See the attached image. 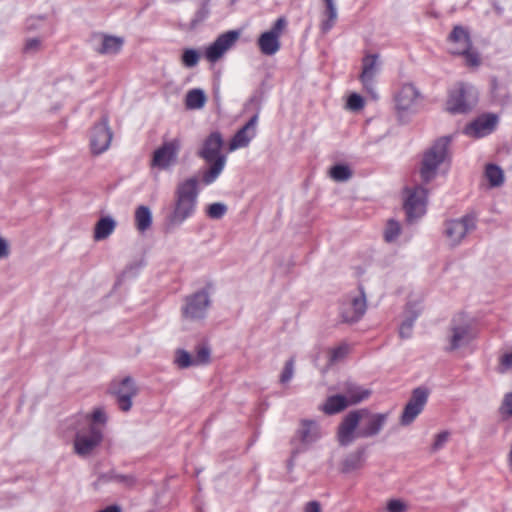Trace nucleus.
<instances>
[{
	"label": "nucleus",
	"mask_w": 512,
	"mask_h": 512,
	"mask_svg": "<svg viewBox=\"0 0 512 512\" xmlns=\"http://www.w3.org/2000/svg\"><path fill=\"white\" fill-rule=\"evenodd\" d=\"M387 419L388 413H372L365 408L350 411L338 426L337 440L345 447L356 438L373 437L382 430Z\"/></svg>",
	"instance_id": "nucleus-1"
},
{
	"label": "nucleus",
	"mask_w": 512,
	"mask_h": 512,
	"mask_svg": "<svg viewBox=\"0 0 512 512\" xmlns=\"http://www.w3.org/2000/svg\"><path fill=\"white\" fill-rule=\"evenodd\" d=\"M197 184V179L192 177L178 185L175 207L169 218L171 224L179 225L194 214L198 197Z\"/></svg>",
	"instance_id": "nucleus-2"
},
{
	"label": "nucleus",
	"mask_w": 512,
	"mask_h": 512,
	"mask_svg": "<svg viewBox=\"0 0 512 512\" xmlns=\"http://www.w3.org/2000/svg\"><path fill=\"white\" fill-rule=\"evenodd\" d=\"M451 138L444 136L437 139L423 155L420 166V177L424 184H428L437 175L438 167L449 160V144Z\"/></svg>",
	"instance_id": "nucleus-3"
},
{
	"label": "nucleus",
	"mask_w": 512,
	"mask_h": 512,
	"mask_svg": "<svg viewBox=\"0 0 512 512\" xmlns=\"http://www.w3.org/2000/svg\"><path fill=\"white\" fill-rule=\"evenodd\" d=\"M477 102V93L471 86L459 84L449 95L447 111L453 114L467 113Z\"/></svg>",
	"instance_id": "nucleus-4"
},
{
	"label": "nucleus",
	"mask_w": 512,
	"mask_h": 512,
	"mask_svg": "<svg viewBox=\"0 0 512 512\" xmlns=\"http://www.w3.org/2000/svg\"><path fill=\"white\" fill-rule=\"evenodd\" d=\"M240 38V32L230 30L220 34L216 40L205 47L204 58L211 64L217 63L236 44Z\"/></svg>",
	"instance_id": "nucleus-5"
},
{
	"label": "nucleus",
	"mask_w": 512,
	"mask_h": 512,
	"mask_svg": "<svg viewBox=\"0 0 512 512\" xmlns=\"http://www.w3.org/2000/svg\"><path fill=\"white\" fill-rule=\"evenodd\" d=\"M287 26L284 17H279L270 30L263 32L258 40L257 45L262 54L272 56L281 48L280 38Z\"/></svg>",
	"instance_id": "nucleus-6"
},
{
	"label": "nucleus",
	"mask_w": 512,
	"mask_h": 512,
	"mask_svg": "<svg viewBox=\"0 0 512 512\" xmlns=\"http://www.w3.org/2000/svg\"><path fill=\"white\" fill-rule=\"evenodd\" d=\"M366 309V296L363 289H360L359 295L349 296L341 302L339 308L341 321L346 324H354L364 316Z\"/></svg>",
	"instance_id": "nucleus-7"
},
{
	"label": "nucleus",
	"mask_w": 512,
	"mask_h": 512,
	"mask_svg": "<svg viewBox=\"0 0 512 512\" xmlns=\"http://www.w3.org/2000/svg\"><path fill=\"white\" fill-rule=\"evenodd\" d=\"M444 235L450 246L455 247L476 228L475 218L472 215H465L462 218L445 222Z\"/></svg>",
	"instance_id": "nucleus-8"
},
{
	"label": "nucleus",
	"mask_w": 512,
	"mask_h": 512,
	"mask_svg": "<svg viewBox=\"0 0 512 512\" xmlns=\"http://www.w3.org/2000/svg\"><path fill=\"white\" fill-rule=\"evenodd\" d=\"M181 149V140L178 138L164 142L152 155L151 167L166 170L177 162Z\"/></svg>",
	"instance_id": "nucleus-9"
},
{
	"label": "nucleus",
	"mask_w": 512,
	"mask_h": 512,
	"mask_svg": "<svg viewBox=\"0 0 512 512\" xmlns=\"http://www.w3.org/2000/svg\"><path fill=\"white\" fill-rule=\"evenodd\" d=\"M447 352L455 351L468 345L473 339L474 334L471 325L461 318H454L449 327Z\"/></svg>",
	"instance_id": "nucleus-10"
},
{
	"label": "nucleus",
	"mask_w": 512,
	"mask_h": 512,
	"mask_svg": "<svg viewBox=\"0 0 512 512\" xmlns=\"http://www.w3.org/2000/svg\"><path fill=\"white\" fill-rule=\"evenodd\" d=\"M103 433L101 428L89 425L87 430L77 432L74 440V450L80 456L90 454L102 441Z\"/></svg>",
	"instance_id": "nucleus-11"
},
{
	"label": "nucleus",
	"mask_w": 512,
	"mask_h": 512,
	"mask_svg": "<svg viewBox=\"0 0 512 512\" xmlns=\"http://www.w3.org/2000/svg\"><path fill=\"white\" fill-rule=\"evenodd\" d=\"M428 400V390L423 387L415 388L411 397L406 403L400 417L402 426L410 425L416 417L423 411Z\"/></svg>",
	"instance_id": "nucleus-12"
},
{
	"label": "nucleus",
	"mask_w": 512,
	"mask_h": 512,
	"mask_svg": "<svg viewBox=\"0 0 512 512\" xmlns=\"http://www.w3.org/2000/svg\"><path fill=\"white\" fill-rule=\"evenodd\" d=\"M407 199L404 202V210L408 222L420 218L425 213L427 190L422 186L414 189H406Z\"/></svg>",
	"instance_id": "nucleus-13"
},
{
	"label": "nucleus",
	"mask_w": 512,
	"mask_h": 512,
	"mask_svg": "<svg viewBox=\"0 0 512 512\" xmlns=\"http://www.w3.org/2000/svg\"><path fill=\"white\" fill-rule=\"evenodd\" d=\"M421 99V92L412 83H404L394 94L395 109L398 113L411 111Z\"/></svg>",
	"instance_id": "nucleus-14"
},
{
	"label": "nucleus",
	"mask_w": 512,
	"mask_h": 512,
	"mask_svg": "<svg viewBox=\"0 0 512 512\" xmlns=\"http://www.w3.org/2000/svg\"><path fill=\"white\" fill-rule=\"evenodd\" d=\"M208 306V293L206 291L197 292L186 298V305L182 309V316L188 320L202 319Z\"/></svg>",
	"instance_id": "nucleus-15"
},
{
	"label": "nucleus",
	"mask_w": 512,
	"mask_h": 512,
	"mask_svg": "<svg viewBox=\"0 0 512 512\" xmlns=\"http://www.w3.org/2000/svg\"><path fill=\"white\" fill-rule=\"evenodd\" d=\"M112 393L117 397L119 408L127 412L132 406V398L137 394V388L130 377H125L121 381H114L112 384Z\"/></svg>",
	"instance_id": "nucleus-16"
},
{
	"label": "nucleus",
	"mask_w": 512,
	"mask_h": 512,
	"mask_svg": "<svg viewBox=\"0 0 512 512\" xmlns=\"http://www.w3.org/2000/svg\"><path fill=\"white\" fill-rule=\"evenodd\" d=\"M112 140V132L108 126V118L104 117L100 123L94 126L91 135V150L98 155L106 151Z\"/></svg>",
	"instance_id": "nucleus-17"
},
{
	"label": "nucleus",
	"mask_w": 512,
	"mask_h": 512,
	"mask_svg": "<svg viewBox=\"0 0 512 512\" xmlns=\"http://www.w3.org/2000/svg\"><path fill=\"white\" fill-rule=\"evenodd\" d=\"M378 73V55L368 54L362 60V72L360 74V81L363 84L365 90L372 95L373 98H377L375 92L374 79Z\"/></svg>",
	"instance_id": "nucleus-18"
},
{
	"label": "nucleus",
	"mask_w": 512,
	"mask_h": 512,
	"mask_svg": "<svg viewBox=\"0 0 512 512\" xmlns=\"http://www.w3.org/2000/svg\"><path fill=\"white\" fill-rule=\"evenodd\" d=\"M223 145L224 140L221 133L218 131L212 132L204 139L198 155L206 162L216 161L218 158L226 157L221 154Z\"/></svg>",
	"instance_id": "nucleus-19"
},
{
	"label": "nucleus",
	"mask_w": 512,
	"mask_h": 512,
	"mask_svg": "<svg viewBox=\"0 0 512 512\" xmlns=\"http://www.w3.org/2000/svg\"><path fill=\"white\" fill-rule=\"evenodd\" d=\"M258 123V115H254L250 120L240 128L229 142V151L233 152L237 149L247 147L251 140L256 136V126Z\"/></svg>",
	"instance_id": "nucleus-20"
},
{
	"label": "nucleus",
	"mask_w": 512,
	"mask_h": 512,
	"mask_svg": "<svg viewBox=\"0 0 512 512\" xmlns=\"http://www.w3.org/2000/svg\"><path fill=\"white\" fill-rule=\"evenodd\" d=\"M496 124L497 117L495 115H485L468 124L464 129V133L470 137L480 138L490 134Z\"/></svg>",
	"instance_id": "nucleus-21"
},
{
	"label": "nucleus",
	"mask_w": 512,
	"mask_h": 512,
	"mask_svg": "<svg viewBox=\"0 0 512 512\" xmlns=\"http://www.w3.org/2000/svg\"><path fill=\"white\" fill-rule=\"evenodd\" d=\"M448 40L454 45L450 49L452 54H463L471 48L469 34L462 26H455Z\"/></svg>",
	"instance_id": "nucleus-22"
},
{
	"label": "nucleus",
	"mask_w": 512,
	"mask_h": 512,
	"mask_svg": "<svg viewBox=\"0 0 512 512\" xmlns=\"http://www.w3.org/2000/svg\"><path fill=\"white\" fill-rule=\"evenodd\" d=\"M352 350L351 344L346 341L339 342L326 348L327 368L333 367L345 361Z\"/></svg>",
	"instance_id": "nucleus-23"
},
{
	"label": "nucleus",
	"mask_w": 512,
	"mask_h": 512,
	"mask_svg": "<svg viewBox=\"0 0 512 512\" xmlns=\"http://www.w3.org/2000/svg\"><path fill=\"white\" fill-rule=\"evenodd\" d=\"M364 456V448L357 449L356 451L348 454L341 463L340 471L342 473H351L361 469L364 464Z\"/></svg>",
	"instance_id": "nucleus-24"
},
{
	"label": "nucleus",
	"mask_w": 512,
	"mask_h": 512,
	"mask_svg": "<svg viewBox=\"0 0 512 512\" xmlns=\"http://www.w3.org/2000/svg\"><path fill=\"white\" fill-rule=\"evenodd\" d=\"M510 81L509 80H498L497 78H492L491 80V92L494 99L501 103L507 104L510 101V89H509Z\"/></svg>",
	"instance_id": "nucleus-25"
},
{
	"label": "nucleus",
	"mask_w": 512,
	"mask_h": 512,
	"mask_svg": "<svg viewBox=\"0 0 512 512\" xmlns=\"http://www.w3.org/2000/svg\"><path fill=\"white\" fill-rule=\"evenodd\" d=\"M348 406L349 402L346 396L337 394L326 399L322 410L328 415H333L345 410Z\"/></svg>",
	"instance_id": "nucleus-26"
},
{
	"label": "nucleus",
	"mask_w": 512,
	"mask_h": 512,
	"mask_svg": "<svg viewBox=\"0 0 512 512\" xmlns=\"http://www.w3.org/2000/svg\"><path fill=\"white\" fill-rule=\"evenodd\" d=\"M207 102V97L202 89L194 88L185 96V106L189 110L202 109Z\"/></svg>",
	"instance_id": "nucleus-27"
},
{
	"label": "nucleus",
	"mask_w": 512,
	"mask_h": 512,
	"mask_svg": "<svg viewBox=\"0 0 512 512\" xmlns=\"http://www.w3.org/2000/svg\"><path fill=\"white\" fill-rule=\"evenodd\" d=\"M123 39L121 37L103 35L102 44L97 49L99 54H116L123 46Z\"/></svg>",
	"instance_id": "nucleus-28"
},
{
	"label": "nucleus",
	"mask_w": 512,
	"mask_h": 512,
	"mask_svg": "<svg viewBox=\"0 0 512 512\" xmlns=\"http://www.w3.org/2000/svg\"><path fill=\"white\" fill-rule=\"evenodd\" d=\"M210 168L203 173L202 181L205 185L212 184L223 171L226 164V157L216 159V161L210 162Z\"/></svg>",
	"instance_id": "nucleus-29"
},
{
	"label": "nucleus",
	"mask_w": 512,
	"mask_h": 512,
	"mask_svg": "<svg viewBox=\"0 0 512 512\" xmlns=\"http://www.w3.org/2000/svg\"><path fill=\"white\" fill-rule=\"evenodd\" d=\"M115 229V221L110 217L101 218L95 226V240L106 239Z\"/></svg>",
	"instance_id": "nucleus-30"
},
{
	"label": "nucleus",
	"mask_w": 512,
	"mask_h": 512,
	"mask_svg": "<svg viewBox=\"0 0 512 512\" xmlns=\"http://www.w3.org/2000/svg\"><path fill=\"white\" fill-rule=\"evenodd\" d=\"M316 422L304 420L301 422V427L297 432V438L303 444H308L316 439Z\"/></svg>",
	"instance_id": "nucleus-31"
},
{
	"label": "nucleus",
	"mask_w": 512,
	"mask_h": 512,
	"mask_svg": "<svg viewBox=\"0 0 512 512\" xmlns=\"http://www.w3.org/2000/svg\"><path fill=\"white\" fill-rule=\"evenodd\" d=\"M324 6V15L327 19L322 21V33L329 31L335 25L338 17L335 0H324Z\"/></svg>",
	"instance_id": "nucleus-32"
},
{
	"label": "nucleus",
	"mask_w": 512,
	"mask_h": 512,
	"mask_svg": "<svg viewBox=\"0 0 512 512\" xmlns=\"http://www.w3.org/2000/svg\"><path fill=\"white\" fill-rule=\"evenodd\" d=\"M327 175L335 182H346L353 172L347 164H336L327 171Z\"/></svg>",
	"instance_id": "nucleus-33"
},
{
	"label": "nucleus",
	"mask_w": 512,
	"mask_h": 512,
	"mask_svg": "<svg viewBox=\"0 0 512 512\" xmlns=\"http://www.w3.org/2000/svg\"><path fill=\"white\" fill-rule=\"evenodd\" d=\"M135 223L139 231L147 230L152 223L151 212L146 206H139L135 211Z\"/></svg>",
	"instance_id": "nucleus-34"
},
{
	"label": "nucleus",
	"mask_w": 512,
	"mask_h": 512,
	"mask_svg": "<svg viewBox=\"0 0 512 512\" xmlns=\"http://www.w3.org/2000/svg\"><path fill=\"white\" fill-rule=\"evenodd\" d=\"M370 394L371 392L368 389L359 386H350L347 389L346 398L348 399L349 405H355L367 399Z\"/></svg>",
	"instance_id": "nucleus-35"
},
{
	"label": "nucleus",
	"mask_w": 512,
	"mask_h": 512,
	"mask_svg": "<svg viewBox=\"0 0 512 512\" xmlns=\"http://www.w3.org/2000/svg\"><path fill=\"white\" fill-rule=\"evenodd\" d=\"M485 175L491 186H500L504 181L502 169L495 164H488L486 166Z\"/></svg>",
	"instance_id": "nucleus-36"
},
{
	"label": "nucleus",
	"mask_w": 512,
	"mask_h": 512,
	"mask_svg": "<svg viewBox=\"0 0 512 512\" xmlns=\"http://www.w3.org/2000/svg\"><path fill=\"white\" fill-rule=\"evenodd\" d=\"M200 60V54L197 50L187 48L183 50L181 55V63L187 68L195 67Z\"/></svg>",
	"instance_id": "nucleus-37"
},
{
	"label": "nucleus",
	"mask_w": 512,
	"mask_h": 512,
	"mask_svg": "<svg viewBox=\"0 0 512 512\" xmlns=\"http://www.w3.org/2000/svg\"><path fill=\"white\" fill-rule=\"evenodd\" d=\"M401 232V227L399 222L390 219L387 222L385 231H384V239L386 242H393L399 236Z\"/></svg>",
	"instance_id": "nucleus-38"
},
{
	"label": "nucleus",
	"mask_w": 512,
	"mask_h": 512,
	"mask_svg": "<svg viewBox=\"0 0 512 512\" xmlns=\"http://www.w3.org/2000/svg\"><path fill=\"white\" fill-rule=\"evenodd\" d=\"M195 365H205L210 361V349L206 345H198L196 356L193 358Z\"/></svg>",
	"instance_id": "nucleus-39"
},
{
	"label": "nucleus",
	"mask_w": 512,
	"mask_h": 512,
	"mask_svg": "<svg viewBox=\"0 0 512 512\" xmlns=\"http://www.w3.org/2000/svg\"><path fill=\"white\" fill-rule=\"evenodd\" d=\"M496 370L500 374H505L512 370V350L500 356Z\"/></svg>",
	"instance_id": "nucleus-40"
},
{
	"label": "nucleus",
	"mask_w": 512,
	"mask_h": 512,
	"mask_svg": "<svg viewBox=\"0 0 512 512\" xmlns=\"http://www.w3.org/2000/svg\"><path fill=\"white\" fill-rule=\"evenodd\" d=\"M175 362L180 368H187L189 366L195 365L194 359L185 350L177 351Z\"/></svg>",
	"instance_id": "nucleus-41"
},
{
	"label": "nucleus",
	"mask_w": 512,
	"mask_h": 512,
	"mask_svg": "<svg viewBox=\"0 0 512 512\" xmlns=\"http://www.w3.org/2000/svg\"><path fill=\"white\" fill-rule=\"evenodd\" d=\"M227 208L222 203H213L207 208V215L212 219H220L226 213Z\"/></svg>",
	"instance_id": "nucleus-42"
},
{
	"label": "nucleus",
	"mask_w": 512,
	"mask_h": 512,
	"mask_svg": "<svg viewBox=\"0 0 512 512\" xmlns=\"http://www.w3.org/2000/svg\"><path fill=\"white\" fill-rule=\"evenodd\" d=\"M417 316L418 314L415 313L403 321L399 329V335L401 338H409L411 336L413 324Z\"/></svg>",
	"instance_id": "nucleus-43"
},
{
	"label": "nucleus",
	"mask_w": 512,
	"mask_h": 512,
	"mask_svg": "<svg viewBox=\"0 0 512 512\" xmlns=\"http://www.w3.org/2000/svg\"><path fill=\"white\" fill-rule=\"evenodd\" d=\"M294 374V359H289L284 366V369L280 375V382L285 384L289 382Z\"/></svg>",
	"instance_id": "nucleus-44"
},
{
	"label": "nucleus",
	"mask_w": 512,
	"mask_h": 512,
	"mask_svg": "<svg viewBox=\"0 0 512 512\" xmlns=\"http://www.w3.org/2000/svg\"><path fill=\"white\" fill-rule=\"evenodd\" d=\"M347 107L352 111H359L364 107V100L359 94L353 93L348 97Z\"/></svg>",
	"instance_id": "nucleus-45"
},
{
	"label": "nucleus",
	"mask_w": 512,
	"mask_h": 512,
	"mask_svg": "<svg viewBox=\"0 0 512 512\" xmlns=\"http://www.w3.org/2000/svg\"><path fill=\"white\" fill-rule=\"evenodd\" d=\"M90 421L89 425L97 426V424L104 425L106 423V415L101 408L95 409L91 415L87 416Z\"/></svg>",
	"instance_id": "nucleus-46"
},
{
	"label": "nucleus",
	"mask_w": 512,
	"mask_h": 512,
	"mask_svg": "<svg viewBox=\"0 0 512 512\" xmlns=\"http://www.w3.org/2000/svg\"><path fill=\"white\" fill-rule=\"evenodd\" d=\"M386 509L388 512H406L407 504L400 499H390L387 502Z\"/></svg>",
	"instance_id": "nucleus-47"
},
{
	"label": "nucleus",
	"mask_w": 512,
	"mask_h": 512,
	"mask_svg": "<svg viewBox=\"0 0 512 512\" xmlns=\"http://www.w3.org/2000/svg\"><path fill=\"white\" fill-rule=\"evenodd\" d=\"M448 438H449V433L447 431L437 434L435 437V441L431 447L432 452H436V451L442 449L443 446L447 443Z\"/></svg>",
	"instance_id": "nucleus-48"
},
{
	"label": "nucleus",
	"mask_w": 512,
	"mask_h": 512,
	"mask_svg": "<svg viewBox=\"0 0 512 512\" xmlns=\"http://www.w3.org/2000/svg\"><path fill=\"white\" fill-rule=\"evenodd\" d=\"M468 65L470 66H477L480 63L479 56L477 53L470 51V49L462 54Z\"/></svg>",
	"instance_id": "nucleus-49"
},
{
	"label": "nucleus",
	"mask_w": 512,
	"mask_h": 512,
	"mask_svg": "<svg viewBox=\"0 0 512 512\" xmlns=\"http://www.w3.org/2000/svg\"><path fill=\"white\" fill-rule=\"evenodd\" d=\"M501 408L504 413L512 416V393L505 395Z\"/></svg>",
	"instance_id": "nucleus-50"
},
{
	"label": "nucleus",
	"mask_w": 512,
	"mask_h": 512,
	"mask_svg": "<svg viewBox=\"0 0 512 512\" xmlns=\"http://www.w3.org/2000/svg\"><path fill=\"white\" fill-rule=\"evenodd\" d=\"M113 479L117 482L123 483L126 486H133L135 484V479L132 476L128 475H116L113 477Z\"/></svg>",
	"instance_id": "nucleus-51"
},
{
	"label": "nucleus",
	"mask_w": 512,
	"mask_h": 512,
	"mask_svg": "<svg viewBox=\"0 0 512 512\" xmlns=\"http://www.w3.org/2000/svg\"><path fill=\"white\" fill-rule=\"evenodd\" d=\"M41 42L39 39L33 38L27 40L25 44V51H37L40 49Z\"/></svg>",
	"instance_id": "nucleus-52"
},
{
	"label": "nucleus",
	"mask_w": 512,
	"mask_h": 512,
	"mask_svg": "<svg viewBox=\"0 0 512 512\" xmlns=\"http://www.w3.org/2000/svg\"><path fill=\"white\" fill-rule=\"evenodd\" d=\"M304 512H320V505L317 501H311L306 504Z\"/></svg>",
	"instance_id": "nucleus-53"
},
{
	"label": "nucleus",
	"mask_w": 512,
	"mask_h": 512,
	"mask_svg": "<svg viewBox=\"0 0 512 512\" xmlns=\"http://www.w3.org/2000/svg\"><path fill=\"white\" fill-rule=\"evenodd\" d=\"M7 243L0 237V259L8 255Z\"/></svg>",
	"instance_id": "nucleus-54"
}]
</instances>
